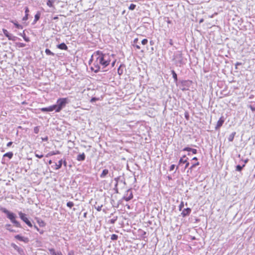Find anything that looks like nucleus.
I'll return each mask as SVG.
<instances>
[{
	"instance_id": "obj_1",
	"label": "nucleus",
	"mask_w": 255,
	"mask_h": 255,
	"mask_svg": "<svg viewBox=\"0 0 255 255\" xmlns=\"http://www.w3.org/2000/svg\"><path fill=\"white\" fill-rule=\"evenodd\" d=\"M93 56L96 57V59L90 68L91 70L95 73H97L100 71L104 72L107 71L105 70V68L110 64L111 59L109 54L104 53L102 51L97 50L94 52Z\"/></svg>"
},
{
	"instance_id": "obj_2",
	"label": "nucleus",
	"mask_w": 255,
	"mask_h": 255,
	"mask_svg": "<svg viewBox=\"0 0 255 255\" xmlns=\"http://www.w3.org/2000/svg\"><path fill=\"white\" fill-rule=\"evenodd\" d=\"M172 60L177 66L181 67L185 64L186 59L184 58L182 51H177L174 53Z\"/></svg>"
},
{
	"instance_id": "obj_3",
	"label": "nucleus",
	"mask_w": 255,
	"mask_h": 255,
	"mask_svg": "<svg viewBox=\"0 0 255 255\" xmlns=\"http://www.w3.org/2000/svg\"><path fill=\"white\" fill-rule=\"evenodd\" d=\"M0 210L6 215L7 218L10 220L11 222L13 223L15 227L17 228L21 227L20 223L16 220V216L14 213L10 212L5 208H1Z\"/></svg>"
},
{
	"instance_id": "obj_4",
	"label": "nucleus",
	"mask_w": 255,
	"mask_h": 255,
	"mask_svg": "<svg viewBox=\"0 0 255 255\" xmlns=\"http://www.w3.org/2000/svg\"><path fill=\"white\" fill-rule=\"evenodd\" d=\"M69 103V100L67 98H59L54 104V107L56 109V113L60 112Z\"/></svg>"
},
{
	"instance_id": "obj_5",
	"label": "nucleus",
	"mask_w": 255,
	"mask_h": 255,
	"mask_svg": "<svg viewBox=\"0 0 255 255\" xmlns=\"http://www.w3.org/2000/svg\"><path fill=\"white\" fill-rule=\"evenodd\" d=\"M193 83L192 81L190 80H180L176 86L179 87V89L182 91H185L189 90Z\"/></svg>"
},
{
	"instance_id": "obj_6",
	"label": "nucleus",
	"mask_w": 255,
	"mask_h": 255,
	"mask_svg": "<svg viewBox=\"0 0 255 255\" xmlns=\"http://www.w3.org/2000/svg\"><path fill=\"white\" fill-rule=\"evenodd\" d=\"M133 194L132 192V189L130 188L127 190L126 193L125 194L122 200L126 201H129L133 198Z\"/></svg>"
},
{
	"instance_id": "obj_7",
	"label": "nucleus",
	"mask_w": 255,
	"mask_h": 255,
	"mask_svg": "<svg viewBox=\"0 0 255 255\" xmlns=\"http://www.w3.org/2000/svg\"><path fill=\"white\" fill-rule=\"evenodd\" d=\"M38 110L43 113H49L53 111H54L56 113V109L55 108L54 105L47 107L40 108L38 109Z\"/></svg>"
},
{
	"instance_id": "obj_8",
	"label": "nucleus",
	"mask_w": 255,
	"mask_h": 255,
	"mask_svg": "<svg viewBox=\"0 0 255 255\" xmlns=\"http://www.w3.org/2000/svg\"><path fill=\"white\" fill-rule=\"evenodd\" d=\"M18 215H19L20 219L22 221H23L27 225H28L30 227L32 226V225H31L30 222L28 219L26 214H25L24 213H23L21 212H20L18 213Z\"/></svg>"
},
{
	"instance_id": "obj_9",
	"label": "nucleus",
	"mask_w": 255,
	"mask_h": 255,
	"mask_svg": "<svg viewBox=\"0 0 255 255\" xmlns=\"http://www.w3.org/2000/svg\"><path fill=\"white\" fill-rule=\"evenodd\" d=\"M225 119L224 116H222L220 118L215 128L216 130H219L221 128V127L223 126V124L225 122Z\"/></svg>"
},
{
	"instance_id": "obj_10",
	"label": "nucleus",
	"mask_w": 255,
	"mask_h": 255,
	"mask_svg": "<svg viewBox=\"0 0 255 255\" xmlns=\"http://www.w3.org/2000/svg\"><path fill=\"white\" fill-rule=\"evenodd\" d=\"M114 180L116 181V183H117V185L119 184H123L124 185L126 184L125 178L124 177H122L121 176H118L114 178Z\"/></svg>"
},
{
	"instance_id": "obj_11",
	"label": "nucleus",
	"mask_w": 255,
	"mask_h": 255,
	"mask_svg": "<svg viewBox=\"0 0 255 255\" xmlns=\"http://www.w3.org/2000/svg\"><path fill=\"white\" fill-rule=\"evenodd\" d=\"M191 212V209L190 208H187L183 210L181 215L183 217L189 216Z\"/></svg>"
},
{
	"instance_id": "obj_12",
	"label": "nucleus",
	"mask_w": 255,
	"mask_h": 255,
	"mask_svg": "<svg viewBox=\"0 0 255 255\" xmlns=\"http://www.w3.org/2000/svg\"><path fill=\"white\" fill-rule=\"evenodd\" d=\"M42 12L41 11H37L34 15V19L33 21V25L36 23L40 18Z\"/></svg>"
},
{
	"instance_id": "obj_13",
	"label": "nucleus",
	"mask_w": 255,
	"mask_h": 255,
	"mask_svg": "<svg viewBox=\"0 0 255 255\" xmlns=\"http://www.w3.org/2000/svg\"><path fill=\"white\" fill-rule=\"evenodd\" d=\"M188 159V158L186 157V155H183L179 159L178 165L176 167V170L178 168V166L182 164H184L185 162L187 161V160Z\"/></svg>"
},
{
	"instance_id": "obj_14",
	"label": "nucleus",
	"mask_w": 255,
	"mask_h": 255,
	"mask_svg": "<svg viewBox=\"0 0 255 255\" xmlns=\"http://www.w3.org/2000/svg\"><path fill=\"white\" fill-rule=\"evenodd\" d=\"M182 151H188L192 152L193 154H196L197 153V150L195 148H192L189 147H185L183 149Z\"/></svg>"
},
{
	"instance_id": "obj_15",
	"label": "nucleus",
	"mask_w": 255,
	"mask_h": 255,
	"mask_svg": "<svg viewBox=\"0 0 255 255\" xmlns=\"http://www.w3.org/2000/svg\"><path fill=\"white\" fill-rule=\"evenodd\" d=\"M171 74L172 75V78L174 79V82L175 83V85H177L179 81H180V80H178L177 74L175 72V71L174 70H172L171 71Z\"/></svg>"
},
{
	"instance_id": "obj_16",
	"label": "nucleus",
	"mask_w": 255,
	"mask_h": 255,
	"mask_svg": "<svg viewBox=\"0 0 255 255\" xmlns=\"http://www.w3.org/2000/svg\"><path fill=\"white\" fill-rule=\"evenodd\" d=\"M35 220L36 221V223H37L39 227H43L45 226L46 224L42 219L38 217H35Z\"/></svg>"
},
{
	"instance_id": "obj_17",
	"label": "nucleus",
	"mask_w": 255,
	"mask_h": 255,
	"mask_svg": "<svg viewBox=\"0 0 255 255\" xmlns=\"http://www.w3.org/2000/svg\"><path fill=\"white\" fill-rule=\"evenodd\" d=\"M86 159V155L83 152L82 153H79L77 156L76 159L78 161H84Z\"/></svg>"
},
{
	"instance_id": "obj_18",
	"label": "nucleus",
	"mask_w": 255,
	"mask_h": 255,
	"mask_svg": "<svg viewBox=\"0 0 255 255\" xmlns=\"http://www.w3.org/2000/svg\"><path fill=\"white\" fill-rule=\"evenodd\" d=\"M15 238L20 241H22L24 243H27L29 241L28 238L22 237L19 235H16L15 236Z\"/></svg>"
},
{
	"instance_id": "obj_19",
	"label": "nucleus",
	"mask_w": 255,
	"mask_h": 255,
	"mask_svg": "<svg viewBox=\"0 0 255 255\" xmlns=\"http://www.w3.org/2000/svg\"><path fill=\"white\" fill-rule=\"evenodd\" d=\"M53 164H55V167H53L55 170H58L61 168L63 164V159H61L58 161V163L56 162H53Z\"/></svg>"
},
{
	"instance_id": "obj_20",
	"label": "nucleus",
	"mask_w": 255,
	"mask_h": 255,
	"mask_svg": "<svg viewBox=\"0 0 255 255\" xmlns=\"http://www.w3.org/2000/svg\"><path fill=\"white\" fill-rule=\"evenodd\" d=\"M57 47L60 49H61V50H67L68 49V47L66 45V44L64 42L63 43H61L59 44H58L57 45Z\"/></svg>"
},
{
	"instance_id": "obj_21",
	"label": "nucleus",
	"mask_w": 255,
	"mask_h": 255,
	"mask_svg": "<svg viewBox=\"0 0 255 255\" xmlns=\"http://www.w3.org/2000/svg\"><path fill=\"white\" fill-rule=\"evenodd\" d=\"M125 67V65L124 64H121L118 69V73L119 75H122L123 74V69Z\"/></svg>"
},
{
	"instance_id": "obj_22",
	"label": "nucleus",
	"mask_w": 255,
	"mask_h": 255,
	"mask_svg": "<svg viewBox=\"0 0 255 255\" xmlns=\"http://www.w3.org/2000/svg\"><path fill=\"white\" fill-rule=\"evenodd\" d=\"M109 174V170L105 169L103 170L102 173L100 174V177L102 178H105L107 175Z\"/></svg>"
},
{
	"instance_id": "obj_23",
	"label": "nucleus",
	"mask_w": 255,
	"mask_h": 255,
	"mask_svg": "<svg viewBox=\"0 0 255 255\" xmlns=\"http://www.w3.org/2000/svg\"><path fill=\"white\" fill-rule=\"evenodd\" d=\"M199 165H200V163L199 162H197L196 163L193 164L188 168V169L187 170V173H189V172L191 173L192 172V170H193V169L195 167H196L197 166Z\"/></svg>"
},
{
	"instance_id": "obj_24",
	"label": "nucleus",
	"mask_w": 255,
	"mask_h": 255,
	"mask_svg": "<svg viewBox=\"0 0 255 255\" xmlns=\"http://www.w3.org/2000/svg\"><path fill=\"white\" fill-rule=\"evenodd\" d=\"M138 232L139 233V234H140L141 237L143 239H144L145 238H146V232L141 229H139L138 230Z\"/></svg>"
},
{
	"instance_id": "obj_25",
	"label": "nucleus",
	"mask_w": 255,
	"mask_h": 255,
	"mask_svg": "<svg viewBox=\"0 0 255 255\" xmlns=\"http://www.w3.org/2000/svg\"><path fill=\"white\" fill-rule=\"evenodd\" d=\"M56 0H48L46 2L47 5L50 7H54V3Z\"/></svg>"
},
{
	"instance_id": "obj_26",
	"label": "nucleus",
	"mask_w": 255,
	"mask_h": 255,
	"mask_svg": "<svg viewBox=\"0 0 255 255\" xmlns=\"http://www.w3.org/2000/svg\"><path fill=\"white\" fill-rule=\"evenodd\" d=\"M236 134V132L235 131L233 132L228 137V140L230 142H232L233 141L235 136Z\"/></svg>"
},
{
	"instance_id": "obj_27",
	"label": "nucleus",
	"mask_w": 255,
	"mask_h": 255,
	"mask_svg": "<svg viewBox=\"0 0 255 255\" xmlns=\"http://www.w3.org/2000/svg\"><path fill=\"white\" fill-rule=\"evenodd\" d=\"M2 31H3L4 34L5 35V36H6L9 40H11V39H12L11 36L9 34V33H8L7 30H6L5 29H3Z\"/></svg>"
},
{
	"instance_id": "obj_28",
	"label": "nucleus",
	"mask_w": 255,
	"mask_h": 255,
	"mask_svg": "<svg viewBox=\"0 0 255 255\" xmlns=\"http://www.w3.org/2000/svg\"><path fill=\"white\" fill-rule=\"evenodd\" d=\"M245 165H241L240 164H238L236 166V170L237 171L241 172L242 171Z\"/></svg>"
},
{
	"instance_id": "obj_29",
	"label": "nucleus",
	"mask_w": 255,
	"mask_h": 255,
	"mask_svg": "<svg viewBox=\"0 0 255 255\" xmlns=\"http://www.w3.org/2000/svg\"><path fill=\"white\" fill-rule=\"evenodd\" d=\"M33 227L34 228V229H36V230H37V231H38V232H39L41 235H42V234H43V233H44V230H43V229H41L39 228L38 227V226H37L36 225L34 224V225H33Z\"/></svg>"
},
{
	"instance_id": "obj_30",
	"label": "nucleus",
	"mask_w": 255,
	"mask_h": 255,
	"mask_svg": "<svg viewBox=\"0 0 255 255\" xmlns=\"http://www.w3.org/2000/svg\"><path fill=\"white\" fill-rule=\"evenodd\" d=\"M3 157H8L9 159H11L13 156V153L12 152H8L3 155Z\"/></svg>"
},
{
	"instance_id": "obj_31",
	"label": "nucleus",
	"mask_w": 255,
	"mask_h": 255,
	"mask_svg": "<svg viewBox=\"0 0 255 255\" xmlns=\"http://www.w3.org/2000/svg\"><path fill=\"white\" fill-rule=\"evenodd\" d=\"M45 53L47 55H51V56H54L55 54L51 52V50L48 48H46L45 49Z\"/></svg>"
},
{
	"instance_id": "obj_32",
	"label": "nucleus",
	"mask_w": 255,
	"mask_h": 255,
	"mask_svg": "<svg viewBox=\"0 0 255 255\" xmlns=\"http://www.w3.org/2000/svg\"><path fill=\"white\" fill-rule=\"evenodd\" d=\"M93 56H94V53L92 55L91 58L90 59V60L89 61V65H91L92 63H93V64L94 63V60H95V59H96V57H94Z\"/></svg>"
},
{
	"instance_id": "obj_33",
	"label": "nucleus",
	"mask_w": 255,
	"mask_h": 255,
	"mask_svg": "<svg viewBox=\"0 0 255 255\" xmlns=\"http://www.w3.org/2000/svg\"><path fill=\"white\" fill-rule=\"evenodd\" d=\"M117 219H118V217L117 216L115 217H114V218L108 221V223H110V224H114L117 221Z\"/></svg>"
},
{
	"instance_id": "obj_34",
	"label": "nucleus",
	"mask_w": 255,
	"mask_h": 255,
	"mask_svg": "<svg viewBox=\"0 0 255 255\" xmlns=\"http://www.w3.org/2000/svg\"><path fill=\"white\" fill-rule=\"evenodd\" d=\"M60 153V151L59 150H56V151H50L48 154L50 155H54L56 154H59Z\"/></svg>"
},
{
	"instance_id": "obj_35",
	"label": "nucleus",
	"mask_w": 255,
	"mask_h": 255,
	"mask_svg": "<svg viewBox=\"0 0 255 255\" xmlns=\"http://www.w3.org/2000/svg\"><path fill=\"white\" fill-rule=\"evenodd\" d=\"M97 202H96V204L94 205L95 208L99 212L101 211L102 210V207H103V205L101 204V205L96 206Z\"/></svg>"
},
{
	"instance_id": "obj_36",
	"label": "nucleus",
	"mask_w": 255,
	"mask_h": 255,
	"mask_svg": "<svg viewBox=\"0 0 255 255\" xmlns=\"http://www.w3.org/2000/svg\"><path fill=\"white\" fill-rule=\"evenodd\" d=\"M48 251L51 255H56L57 252H55L54 249L50 248V249H48Z\"/></svg>"
},
{
	"instance_id": "obj_37",
	"label": "nucleus",
	"mask_w": 255,
	"mask_h": 255,
	"mask_svg": "<svg viewBox=\"0 0 255 255\" xmlns=\"http://www.w3.org/2000/svg\"><path fill=\"white\" fill-rule=\"evenodd\" d=\"M118 239V236L116 234H113L111 236V239L112 241H117Z\"/></svg>"
},
{
	"instance_id": "obj_38",
	"label": "nucleus",
	"mask_w": 255,
	"mask_h": 255,
	"mask_svg": "<svg viewBox=\"0 0 255 255\" xmlns=\"http://www.w3.org/2000/svg\"><path fill=\"white\" fill-rule=\"evenodd\" d=\"M41 128L40 126H36L34 128L33 131L35 133H38L39 131V129Z\"/></svg>"
},
{
	"instance_id": "obj_39",
	"label": "nucleus",
	"mask_w": 255,
	"mask_h": 255,
	"mask_svg": "<svg viewBox=\"0 0 255 255\" xmlns=\"http://www.w3.org/2000/svg\"><path fill=\"white\" fill-rule=\"evenodd\" d=\"M11 22L13 23V24L15 25V26L18 28V29H22V27L21 25L19 24L17 22H15L14 21H12Z\"/></svg>"
},
{
	"instance_id": "obj_40",
	"label": "nucleus",
	"mask_w": 255,
	"mask_h": 255,
	"mask_svg": "<svg viewBox=\"0 0 255 255\" xmlns=\"http://www.w3.org/2000/svg\"><path fill=\"white\" fill-rule=\"evenodd\" d=\"M35 155L39 158H41L43 157V155L41 153H40L39 152L37 153V151L35 152Z\"/></svg>"
},
{
	"instance_id": "obj_41",
	"label": "nucleus",
	"mask_w": 255,
	"mask_h": 255,
	"mask_svg": "<svg viewBox=\"0 0 255 255\" xmlns=\"http://www.w3.org/2000/svg\"><path fill=\"white\" fill-rule=\"evenodd\" d=\"M42 245V243L40 240L39 239H36V246L37 247H41Z\"/></svg>"
},
{
	"instance_id": "obj_42",
	"label": "nucleus",
	"mask_w": 255,
	"mask_h": 255,
	"mask_svg": "<svg viewBox=\"0 0 255 255\" xmlns=\"http://www.w3.org/2000/svg\"><path fill=\"white\" fill-rule=\"evenodd\" d=\"M67 206L70 208H71L74 206V203L72 201H69L67 203Z\"/></svg>"
},
{
	"instance_id": "obj_43",
	"label": "nucleus",
	"mask_w": 255,
	"mask_h": 255,
	"mask_svg": "<svg viewBox=\"0 0 255 255\" xmlns=\"http://www.w3.org/2000/svg\"><path fill=\"white\" fill-rule=\"evenodd\" d=\"M136 7V5L133 3H131L128 7L129 10H133Z\"/></svg>"
},
{
	"instance_id": "obj_44",
	"label": "nucleus",
	"mask_w": 255,
	"mask_h": 255,
	"mask_svg": "<svg viewBox=\"0 0 255 255\" xmlns=\"http://www.w3.org/2000/svg\"><path fill=\"white\" fill-rule=\"evenodd\" d=\"M184 117L187 120H189L190 116H189V113L188 112H185Z\"/></svg>"
},
{
	"instance_id": "obj_45",
	"label": "nucleus",
	"mask_w": 255,
	"mask_h": 255,
	"mask_svg": "<svg viewBox=\"0 0 255 255\" xmlns=\"http://www.w3.org/2000/svg\"><path fill=\"white\" fill-rule=\"evenodd\" d=\"M115 193H119V190L118 188L117 183H116L114 188Z\"/></svg>"
},
{
	"instance_id": "obj_46",
	"label": "nucleus",
	"mask_w": 255,
	"mask_h": 255,
	"mask_svg": "<svg viewBox=\"0 0 255 255\" xmlns=\"http://www.w3.org/2000/svg\"><path fill=\"white\" fill-rule=\"evenodd\" d=\"M184 207V203L183 202H181L179 206V211H181Z\"/></svg>"
},
{
	"instance_id": "obj_47",
	"label": "nucleus",
	"mask_w": 255,
	"mask_h": 255,
	"mask_svg": "<svg viewBox=\"0 0 255 255\" xmlns=\"http://www.w3.org/2000/svg\"><path fill=\"white\" fill-rule=\"evenodd\" d=\"M148 42V40L146 38H144L143 39L142 41H141V44L142 45H146Z\"/></svg>"
},
{
	"instance_id": "obj_48",
	"label": "nucleus",
	"mask_w": 255,
	"mask_h": 255,
	"mask_svg": "<svg viewBox=\"0 0 255 255\" xmlns=\"http://www.w3.org/2000/svg\"><path fill=\"white\" fill-rule=\"evenodd\" d=\"M40 75V74L35 73L33 71V77H35V78H39Z\"/></svg>"
},
{
	"instance_id": "obj_49",
	"label": "nucleus",
	"mask_w": 255,
	"mask_h": 255,
	"mask_svg": "<svg viewBox=\"0 0 255 255\" xmlns=\"http://www.w3.org/2000/svg\"><path fill=\"white\" fill-rule=\"evenodd\" d=\"M242 64V63L241 62H237L235 63V68L236 69H238V66H239V65H241Z\"/></svg>"
},
{
	"instance_id": "obj_50",
	"label": "nucleus",
	"mask_w": 255,
	"mask_h": 255,
	"mask_svg": "<svg viewBox=\"0 0 255 255\" xmlns=\"http://www.w3.org/2000/svg\"><path fill=\"white\" fill-rule=\"evenodd\" d=\"M175 165L174 164H172L170 167H169V170L171 171H172L174 170V169L175 168Z\"/></svg>"
},
{
	"instance_id": "obj_51",
	"label": "nucleus",
	"mask_w": 255,
	"mask_h": 255,
	"mask_svg": "<svg viewBox=\"0 0 255 255\" xmlns=\"http://www.w3.org/2000/svg\"><path fill=\"white\" fill-rule=\"evenodd\" d=\"M165 18L167 19V20H166V21L167 22V23L168 24H171L172 23V21L169 19V17H166Z\"/></svg>"
},
{
	"instance_id": "obj_52",
	"label": "nucleus",
	"mask_w": 255,
	"mask_h": 255,
	"mask_svg": "<svg viewBox=\"0 0 255 255\" xmlns=\"http://www.w3.org/2000/svg\"><path fill=\"white\" fill-rule=\"evenodd\" d=\"M184 163H185V167H184V169H186L189 165V162L188 161V160H187V161L186 162H185Z\"/></svg>"
},
{
	"instance_id": "obj_53",
	"label": "nucleus",
	"mask_w": 255,
	"mask_h": 255,
	"mask_svg": "<svg viewBox=\"0 0 255 255\" xmlns=\"http://www.w3.org/2000/svg\"><path fill=\"white\" fill-rule=\"evenodd\" d=\"M169 44L170 46H173V40L172 39H169Z\"/></svg>"
},
{
	"instance_id": "obj_54",
	"label": "nucleus",
	"mask_w": 255,
	"mask_h": 255,
	"mask_svg": "<svg viewBox=\"0 0 255 255\" xmlns=\"http://www.w3.org/2000/svg\"><path fill=\"white\" fill-rule=\"evenodd\" d=\"M241 161H243L244 162V163L246 164V163H247L249 162V159L248 158H247L245 160H243V159H242Z\"/></svg>"
},
{
	"instance_id": "obj_55",
	"label": "nucleus",
	"mask_w": 255,
	"mask_h": 255,
	"mask_svg": "<svg viewBox=\"0 0 255 255\" xmlns=\"http://www.w3.org/2000/svg\"><path fill=\"white\" fill-rule=\"evenodd\" d=\"M116 63V60H114L111 63V67H114Z\"/></svg>"
},
{
	"instance_id": "obj_56",
	"label": "nucleus",
	"mask_w": 255,
	"mask_h": 255,
	"mask_svg": "<svg viewBox=\"0 0 255 255\" xmlns=\"http://www.w3.org/2000/svg\"><path fill=\"white\" fill-rule=\"evenodd\" d=\"M68 255H75L74 252L73 251H70L68 252Z\"/></svg>"
},
{
	"instance_id": "obj_57",
	"label": "nucleus",
	"mask_w": 255,
	"mask_h": 255,
	"mask_svg": "<svg viewBox=\"0 0 255 255\" xmlns=\"http://www.w3.org/2000/svg\"><path fill=\"white\" fill-rule=\"evenodd\" d=\"M98 100V99L96 97H93L91 100V101L92 102H96L97 100Z\"/></svg>"
},
{
	"instance_id": "obj_58",
	"label": "nucleus",
	"mask_w": 255,
	"mask_h": 255,
	"mask_svg": "<svg viewBox=\"0 0 255 255\" xmlns=\"http://www.w3.org/2000/svg\"><path fill=\"white\" fill-rule=\"evenodd\" d=\"M67 162L65 160V159L64 160H63V164L64 165V166L66 167H67Z\"/></svg>"
},
{
	"instance_id": "obj_59",
	"label": "nucleus",
	"mask_w": 255,
	"mask_h": 255,
	"mask_svg": "<svg viewBox=\"0 0 255 255\" xmlns=\"http://www.w3.org/2000/svg\"><path fill=\"white\" fill-rule=\"evenodd\" d=\"M12 141H9V142H8L7 143L6 145H7V147H9V146H10L12 145Z\"/></svg>"
},
{
	"instance_id": "obj_60",
	"label": "nucleus",
	"mask_w": 255,
	"mask_h": 255,
	"mask_svg": "<svg viewBox=\"0 0 255 255\" xmlns=\"http://www.w3.org/2000/svg\"><path fill=\"white\" fill-rule=\"evenodd\" d=\"M138 39L137 38H135L134 40H133V43L134 44H136L138 42Z\"/></svg>"
},
{
	"instance_id": "obj_61",
	"label": "nucleus",
	"mask_w": 255,
	"mask_h": 255,
	"mask_svg": "<svg viewBox=\"0 0 255 255\" xmlns=\"http://www.w3.org/2000/svg\"><path fill=\"white\" fill-rule=\"evenodd\" d=\"M133 46L135 47L136 48V49H140V47L138 45H134L133 44Z\"/></svg>"
},
{
	"instance_id": "obj_62",
	"label": "nucleus",
	"mask_w": 255,
	"mask_h": 255,
	"mask_svg": "<svg viewBox=\"0 0 255 255\" xmlns=\"http://www.w3.org/2000/svg\"><path fill=\"white\" fill-rule=\"evenodd\" d=\"M250 108H251V110H252V111H253V112H254V111H255V107H254L253 106H251H251H250Z\"/></svg>"
},
{
	"instance_id": "obj_63",
	"label": "nucleus",
	"mask_w": 255,
	"mask_h": 255,
	"mask_svg": "<svg viewBox=\"0 0 255 255\" xmlns=\"http://www.w3.org/2000/svg\"><path fill=\"white\" fill-rule=\"evenodd\" d=\"M123 200H122V199L121 200H119V201H118V206H116V207H117V208H118V207H119V204H121V203H122V201H123Z\"/></svg>"
},
{
	"instance_id": "obj_64",
	"label": "nucleus",
	"mask_w": 255,
	"mask_h": 255,
	"mask_svg": "<svg viewBox=\"0 0 255 255\" xmlns=\"http://www.w3.org/2000/svg\"><path fill=\"white\" fill-rule=\"evenodd\" d=\"M41 139H42V141L47 140L48 137L47 136L45 138L41 137Z\"/></svg>"
}]
</instances>
